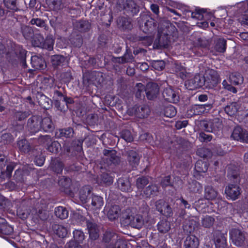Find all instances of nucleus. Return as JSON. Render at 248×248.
Returning <instances> with one entry per match:
<instances>
[{
	"instance_id": "obj_1",
	"label": "nucleus",
	"mask_w": 248,
	"mask_h": 248,
	"mask_svg": "<svg viewBox=\"0 0 248 248\" xmlns=\"http://www.w3.org/2000/svg\"><path fill=\"white\" fill-rule=\"evenodd\" d=\"M198 123L200 128L208 132L216 133L222 127L221 121L217 118L210 120H202Z\"/></svg>"
},
{
	"instance_id": "obj_2",
	"label": "nucleus",
	"mask_w": 248,
	"mask_h": 248,
	"mask_svg": "<svg viewBox=\"0 0 248 248\" xmlns=\"http://www.w3.org/2000/svg\"><path fill=\"white\" fill-rule=\"evenodd\" d=\"M122 217L126 220L125 222L133 228H141L143 224L142 217L139 214L132 213L130 209H127L122 213Z\"/></svg>"
},
{
	"instance_id": "obj_3",
	"label": "nucleus",
	"mask_w": 248,
	"mask_h": 248,
	"mask_svg": "<svg viewBox=\"0 0 248 248\" xmlns=\"http://www.w3.org/2000/svg\"><path fill=\"white\" fill-rule=\"evenodd\" d=\"M203 80L206 88H212L219 82V76L216 71L209 69L206 70Z\"/></svg>"
},
{
	"instance_id": "obj_4",
	"label": "nucleus",
	"mask_w": 248,
	"mask_h": 248,
	"mask_svg": "<svg viewBox=\"0 0 248 248\" xmlns=\"http://www.w3.org/2000/svg\"><path fill=\"white\" fill-rule=\"evenodd\" d=\"M230 239L232 243L237 247H241L244 245L246 240L245 234L241 230L234 228L230 232Z\"/></svg>"
},
{
	"instance_id": "obj_5",
	"label": "nucleus",
	"mask_w": 248,
	"mask_h": 248,
	"mask_svg": "<svg viewBox=\"0 0 248 248\" xmlns=\"http://www.w3.org/2000/svg\"><path fill=\"white\" fill-rule=\"evenodd\" d=\"M128 113L131 115H135L139 118H144L149 116L150 109L147 105H141L138 106L135 105L128 110Z\"/></svg>"
},
{
	"instance_id": "obj_6",
	"label": "nucleus",
	"mask_w": 248,
	"mask_h": 248,
	"mask_svg": "<svg viewBox=\"0 0 248 248\" xmlns=\"http://www.w3.org/2000/svg\"><path fill=\"white\" fill-rule=\"evenodd\" d=\"M212 107L211 104L194 105L187 110V116L191 117L193 115H201L202 113H207L212 108Z\"/></svg>"
},
{
	"instance_id": "obj_7",
	"label": "nucleus",
	"mask_w": 248,
	"mask_h": 248,
	"mask_svg": "<svg viewBox=\"0 0 248 248\" xmlns=\"http://www.w3.org/2000/svg\"><path fill=\"white\" fill-rule=\"evenodd\" d=\"M6 159L5 156L0 155V177L2 179H9L12 174V172L16 166V163L11 162L7 165L6 171H3V167L5 165Z\"/></svg>"
},
{
	"instance_id": "obj_8",
	"label": "nucleus",
	"mask_w": 248,
	"mask_h": 248,
	"mask_svg": "<svg viewBox=\"0 0 248 248\" xmlns=\"http://www.w3.org/2000/svg\"><path fill=\"white\" fill-rule=\"evenodd\" d=\"M227 198L232 201L238 199L242 193L241 188L236 184H229L225 189Z\"/></svg>"
},
{
	"instance_id": "obj_9",
	"label": "nucleus",
	"mask_w": 248,
	"mask_h": 248,
	"mask_svg": "<svg viewBox=\"0 0 248 248\" xmlns=\"http://www.w3.org/2000/svg\"><path fill=\"white\" fill-rule=\"evenodd\" d=\"M104 157L102 158V161H104V163L110 165L112 163L116 164L119 161V157L116 155V152L114 150H104Z\"/></svg>"
},
{
	"instance_id": "obj_10",
	"label": "nucleus",
	"mask_w": 248,
	"mask_h": 248,
	"mask_svg": "<svg viewBox=\"0 0 248 248\" xmlns=\"http://www.w3.org/2000/svg\"><path fill=\"white\" fill-rule=\"evenodd\" d=\"M203 82V77L197 74L191 79L186 81L185 85L188 89L192 90L204 86Z\"/></svg>"
},
{
	"instance_id": "obj_11",
	"label": "nucleus",
	"mask_w": 248,
	"mask_h": 248,
	"mask_svg": "<svg viewBox=\"0 0 248 248\" xmlns=\"http://www.w3.org/2000/svg\"><path fill=\"white\" fill-rule=\"evenodd\" d=\"M231 137L235 140L248 142V133L240 126H236L234 128Z\"/></svg>"
},
{
	"instance_id": "obj_12",
	"label": "nucleus",
	"mask_w": 248,
	"mask_h": 248,
	"mask_svg": "<svg viewBox=\"0 0 248 248\" xmlns=\"http://www.w3.org/2000/svg\"><path fill=\"white\" fill-rule=\"evenodd\" d=\"M162 95L166 100L173 103L178 102L179 99L178 94L170 87L165 88L163 90Z\"/></svg>"
},
{
	"instance_id": "obj_13",
	"label": "nucleus",
	"mask_w": 248,
	"mask_h": 248,
	"mask_svg": "<svg viewBox=\"0 0 248 248\" xmlns=\"http://www.w3.org/2000/svg\"><path fill=\"white\" fill-rule=\"evenodd\" d=\"M27 126L32 133H36L41 129V118L38 116H33L29 119Z\"/></svg>"
},
{
	"instance_id": "obj_14",
	"label": "nucleus",
	"mask_w": 248,
	"mask_h": 248,
	"mask_svg": "<svg viewBox=\"0 0 248 248\" xmlns=\"http://www.w3.org/2000/svg\"><path fill=\"white\" fill-rule=\"evenodd\" d=\"M145 92L146 96L149 100L156 98L159 93L158 86L156 83L149 82L146 85Z\"/></svg>"
},
{
	"instance_id": "obj_15",
	"label": "nucleus",
	"mask_w": 248,
	"mask_h": 248,
	"mask_svg": "<svg viewBox=\"0 0 248 248\" xmlns=\"http://www.w3.org/2000/svg\"><path fill=\"white\" fill-rule=\"evenodd\" d=\"M172 71L182 79H185L189 76L190 73L186 71V68L181 64L174 63L172 66Z\"/></svg>"
},
{
	"instance_id": "obj_16",
	"label": "nucleus",
	"mask_w": 248,
	"mask_h": 248,
	"mask_svg": "<svg viewBox=\"0 0 248 248\" xmlns=\"http://www.w3.org/2000/svg\"><path fill=\"white\" fill-rule=\"evenodd\" d=\"M127 160L129 164L132 167H136L140 161V156L136 152L133 150H129L127 153Z\"/></svg>"
},
{
	"instance_id": "obj_17",
	"label": "nucleus",
	"mask_w": 248,
	"mask_h": 248,
	"mask_svg": "<svg viewBox=\"0 0 248 248\" xmlns=\"http://www.w3.org/2000/svg\"><path fill=\"white\" fill-rule=\"evenodd\" d=\"M117 22L118 27L122 30H129L132 28L130 19L126 17H119L117 19Z\"/></svg>"
},
{
	"instance_id": "obj_18",
	"label": "nucleus",
	"mask_w": 248,
	"mask_h": 248,
	"mask_svg": "<svg viewBox=\"0 0 248 248\" xmlns=\"http://www.w3.org/2000/svg\"><path fill=\"white\" fill-rule=\"evenodd\" d=\"M90 186H83L79 191V198L82 203H86L89 200L91 192Z\"/></svg>"
},
{
	"instance_id": "obj_19",
	"label": "nucleus",
	"mask_w": 248,
	"mask_h": 248,
	"mask_svg": "<svg viewBox=\"0 0 248 248\" xmlns=\"http://www.w3.org/2000/svg\"><path fill=\"white\" fill-rule=\"evenodd\" d=\"M87 226L91 238L94 240L96 239L99 236V230L97 225L95 223L87 221Z\"/></svg>"
},
{
	"instance_id": "obj_20",
	"label": "nucleus",
	"mask_w": 248,
	"mask_h": 248,
	"mask_svg": "<svg viewBox=\"0 0 248 248\" xmlns=\"http://www.w3.org/2000/svg\"><path fill=\"white\" fill-rule=\"evenodd\" d=\"M184 246L185 248H198L199 240L195 235H189L187 236L185 241Z\"/></svg>"
},
{
	"instance_id": "obj_21",
	"label": "nucleus",
	"mask_w": 248,
	"mask_h": 248,
	"mask_svg": "<svg viewBox=\"0 0 248 248\" xmlns=\"http://www.w3.org/2000/svg\"><path fill=\"white\" fill-rule=\"evenodd\" d=\"M215 244L216 248H226V238L224 234L217 232L215 238Z\"/></svg>"
},
{
	"instance_id": "obj_22",
	"label": "nucleus",
	"mask_w": 248,
	"mask_h": 248,
	"mask_svg": "<svg viewBox=\"0 0 248 248\" xmlns=\"http://www.w3.org/2000/svg\"><path fill=\"white\" fill-rule=\"evenodd\" d=\"M198 226L197 221L194 219L186 220L183 225L184 231L187 233H191Z\"/></svg>"
},
{
	"instance_id": "obj_23",
	"label": "nucleus",
	"mask_w": 248,
	"mask_h": 248,
	"mask_svg": "<svg viewBox=\"0 0 248 248\" xmlns=\"http://www.w3.org/2000/svg\"><path fill=\"white\" fill-rule=\"evenodd\" d=\"M26 203L25 200H22L19 206L17 209V215L22 219L27 218L30 214L26 206H25Z\"/></svg>"
},
{
	"instance_id": "obj_24",
	"label": "nucleus",
	"mask_w": 248,
	"mask_h": 248,
	"mask_svg": "<svg viewBox=\"0 0 248 248\" xmlns=\"http://www.w3.org/2000/svg\"><path fill=\"white\" fill-rule=\"evenodd\" d=\"M121 214V209L118 205L111 206L108 211V217L109 220H113L119 217Z\"/></svg>"
},
{
	"instance_id": "obj_25",
	"label": "nucleus",
	"mask_w": 248,
	"mask_h": 248,
	"mask_svg": "<svg viewBox=\"0 0 248 248\" xmlns=\"http://www.w3.org/2000/svg\"><path fill=\"white\" fill-rule=\"evenodd\" d=\"M118 186L122 191L129 192L131 190L130 183L127 178H119L118 180Z\"/></svg>"
},
{
	"instance_id": "obj_26",
	"label": "nucleus",
	"mask_w": 248,
	"mask_h": 248,
	"mask_svg": "<svg viewBox=\"0 0 248 248\" xmlns=\"http://www.w3.org/2000/svg\"><path fill=\"white\" fill-rule=\"evenodd\" d=\"M158 192V186L155 185H149L144 189L142 195L143 197L150 198L151 196L156 195Z\"/></svg>"
},
{
	"instance_id": "obj_27",
	"label": "nucleus",
	"mask_w": 248,
	"mask_h": 248,
	"mask_svg": "<svg viewBox=\"0 0 248 248\" xmlns=\"http://www.w3.org/2000/svg\"><path fill=\"white\" fill-rule=\"evenodd\" d=\"M41 129L46 132L51 131L54 127L53 124L50 117H44L41 119Z\"/></svg>"
},
{
	"instance_id": "obj_28",
	"label": "nucleus",
	"mask_w": 248,
	"mask_h": 248,
	"mask_svg": "<svg viewBox=\"0 0 248 248\" xmlns=\"http://www.w3.org/2000/svg\"><path fill=\"white\" fill-rule=\"evenodd\" d=\"M31 114L30 110H14L13 112L14 119L19 122L23 121Z\"/></svg>"
},
{
	"instance_id": "obj_29",
	"label": "nucleus",
	"mask_w": 248,
	"mask_h": 248,
	"mask_svg": "<svg viewBox=\"0 0 248 248\" xmlns=\"http://www.w3.org/2000/svg\"><path fill=\"white\" fill-rule=\"evenodd\" d=\"M218 195L217 192L211 186H207L204 188V197L209 200L215 199Z\"/></svg>"
},
{
	"instance_id": "obj_30",
	"label": "nucleus",
	"mask_w": 248,
	"mask_h": 248,
	"mask_svg": "<svg viewBox=\"0 0 248 248\" xmlns=\"http://www.w3.org/2000/svg\"><path fill=\"white\" fill-rule=\"evenodd\" d=\"M31 63L32 67L36 69H44L46 67L44 60L42 58L37 56L31 57Z\"/></svg>"
},
{
	"instance_id": "obj_31",
	"label": "nucleus",
	"mask_w": 248,
	"mask_h": 248,
	"mask_svg": "<svg viewBox=\"0 0 248 248\" xmlns=\"http://www.w3.org/2000/svg\"><path fill=\"white\" fill-rule=\"evenodd\" d=\"M156 26L155 21L152 18L148 17L144 23L143 31L146 33L152 32L155 30Z\"/></svg>"
},
{
	"instance_id": "obj_32",
	"label": "nucleus",
	"mask_w": 248,
	"mask_h": 248,
	"mask_svg": "<svg viewBox=\"0 0 248 248\" xmlns=\"http://www.w3.org/2000/svg\"><path fill=\"white\" fill-rule=\"evenodd\" d=\"M37 99L40 106L45 109L49 108L52 105L51 99L44 94H40Z\"/></svg>"
},
{
	"instance_id": "obj_33",
	"label": "nucleus",
	"mask_w": 248,
	"mask_h": 248,
	"mask_svg": "<svg viewBox=\"0 0 248 248\" xmlns=\"http://www.w3.org/2000/svg\"><path fill=\"white\" fill-rule=\"evenodd\" d=\"M239 108V105L236 102H232L226 106L224 108L225 112L229 115H235Z\"/></svg>"
},
{
	"instance_id": "obj_34",
	"label": "nucleus",
	"mask_w": 248,
	"mask_h": 248,
	"mask_svg": "<svg viewBox=\"0 0 248 248\" xmlns=\"http://www.w3.org/2000/svg\"><path fill=\"white\" fill-rule=\"evenodd\" d=\"M0 222L1 223L0 224V233L5 235H9L13 232V228L6 222L4 219L3 218V221Z\"/></svg>"
},
{
	"instance_id": "obj_35",
	"label": "nucleus",
	"mask_w": 248,
	"mask_h": 248,
	"mask_svg": "<svg viewBox=\"0 0 248 248\" xmlns=\"http://www.w3.org/2000/svg\"><path fill=\"white\" fill-rule=\"evenodd\" d=\"M226 48V41L221 38L217 39L215 46V50L218 52H224Z\"/></svg>"
},
{
	"instance_id": "obj_36",
	"label": "nucleus",
	"mask_w": 248,
	"mask_h": 248,
	"mask_svg": "<svg viewBox=\"0 0 248 248\" xmlns=\"http://www.w3.org/2000/svg\"><path fill=\"white\" fill-rule=\"evenodd\" d=\"M73 130L71 128H67L66 129H59L58 132H57L56 135L58 137L60 138H70L72 137L73 135Z\"/></svg>"
},
{
	"instance_id": "obj_37",
	"label": "nucleus",
	"mask_w": 248,
	"mask_h": 248,
	"mask_svg": "<svg viewBox=\"0 0 248 248\" xmlns=\"http://www.w3.org/2000/svg\"><path fill=\"white\" fill-rule=\"evenodd\" d=\"M55 215L59 218L63 219L68 216V212L66 208L62 206H59L55 209Z\"/></svg>"
},
{
	"instance_id": "obj_38",
	"label": "nucleus",
	"mask_w": 248,
	"mask_h": 248,
	"mask_svg": "<svg viewBox=\"0 0 248 248\" xmlns=\"http://www.w3.org/2000/svg\"><path fill=\"white\" fill-rule=\"evenodd\" d=\"M158 231L162 233H166L168 232L170 228V223L165 220H161L157 225Z\"/></svg>"
},
{
	"instance_id": "obj_39",
	"label": "nucleus",
	"mask_w": 248,
	"mask_h": 248,
	"mask_svg": "<svg viewBox=\"0 0 248 248\" xmlns=\"http://www.w3.org/2000/svg\"><path fill=\"white\" fill-rule=\"evenodd\" d=\"M18 148L21 152L28 153L31 150V146L29 142L26 140H21L18 141Z\"/></svg>"
},
{
	"instance_id": "obj_40",
	"label": "nucleus",
	"mask_w": 248,
	"mask_h": 248,
	"mask_svg": "<svg viewBox=\"0 0 248 248\" xmlns=\"http://www.w3.org/2000/svg\"><path fill=\"white\" fill-rule=\"evenodd\" d=\"M63 167L62 162L58 159L52 161L51 164V168L57 173H60L62 172Z\"/></svg>"
},
{
	"instance_id": "obj_41",
	"label": "nucleus",
	"mask_w": 248,
	"mask_h": 248,
	"mask_svg": "<svg viewBox=\"0 0 248 248\" xmlns=\"http://www.w3.org/2000/svg\"><path fill=\"white\" fill-rule=\"evenodd\" d=\"M176 114V110L174 107L169 105L166 107L163 110V114L167 117L171 118Z\"/></svg>"
},
{
	"instance_id": "obj_42",
	"label": "nucleus",
	"mask_w": 248,
	"mask_h": 248,
	"mask_svg": "<svg viewBox=\"0 0 248 248\" xmlns=\"http://www.w3.org/2000/svg\"><path fill=\"white\" fill-rule=\"evenodd\" d=\"M230 79L232 83L236 85L241 84L243 82V77L239 73L232 74L230 77Z\"/></svg>"
},
{
	"instance_id": "obj_43",
	"label": "nucleus",
	"mask_w": 248,
	"mask_h": 248,
	"mask_svg": "<svg viewBox=\"0 0 248 248\" xmlns=\"http://www.w3.org/2000/svg\"><path fill=\"white\" fill-rule=\"evenodd\" d=\"M54 229L55 230L56 233L59 237H64L67 234V229L62 225H55L54 227Z\"/></svg>"
},
{
	"instance_id": "obj_44",
	"label": "nucleus",
	"mask_w": 248,
	"mask_h": 248,
	"mask_svg": "<svg viewBox=\"0 0 248 248\" xmlns=\"http://www.w3.org/2000/svg\"><path fill=\"white\" fill-rule=\"evenodd\" d=\"M92 205L96 209L100 208L103 205V200L100 196L94 195L92 198Z\"/></svg>"
},
{
	"instance_id": "obj_45",
	"label": "nucleus",
	"mask_w": 248,
	"mask_h": 248,
	"mask_svg": "<svg viewBox=\"0 0 248 248\" xmlns=\"http://www.w3.org/2000/svg\"><path fill=\"white\" fill-rule=\"evenodd\" d=\"M44 38L40 34H35L32 41V45L34 46L41 47L43 46Z\"/></svg>"
},
{
	"instance_id": "obj_46",
	"label": "nucleus",
	"mask_w": 248,
	"mask_h": 248,
	"mask_svg": "<svg viewBox=\"0 0 248 248\" xmlns=\"http://www.w3.org/2000/svg\"><path fill=\"white\" fill-rule=\"evenodd\" d=\"M75 27L80 31H86L89 29L90 25L88 21H80L76 22Z\"/></svg>"
},
{
	"instance_id": "obj_47",
	"label": "nucleus",
	"mask_w": 248,
	"mask_h": 248,
	"mask_svg": "<svg viewBox=\"0 0 248 248\" xmlns=\"http://www.w3.org/2000/svg\"><path fill=\"white\" fill-rule=\"evenodd\" d=\"M195 169L198 172H205L208 169L207 163L201 160H198L195 164Z\"/></svg>"
},
{
	"instance_id": "obj_48",
	"label": "nucleus",
	"mask_w": 248,
	"mask_h": 248,
	"mask_svg": "<svg viewBox=\"0 0 248 248\" xmlns=\"http://www.w3.org/2000/svg\"><path fill=\"white\" fill-rule=\"evenodd\" d=\"M65 58L61 55H54L52 57L51 62L54 66L60 65L62 63L64 62Z\"/></svg>"
},
{
	"instance_id": "obj_49",
	"label": "nucleus",
	"mask_w": 248,
	"mask_h": 248,
	"mask_svg": "<svg viewBox=\"0 0 248 248\" xmlns=\"http://www.w3.org/2000/svg\"><path fill=\"white\" fill-rule=\"evenodd\" d=\"M197 154L201 157L206 158L211 156V151L207 148H202L197 150Z\"/></svg>"
},
{
	"instance_id": "obj_50",
	"label": "nucleus",
	"mask_w": 248,
	"mask_h": 248,
	"mask_svg": "<svg viewBox=\"0 0 248 248\" xmlns=\"http://www.w3.org/2000/svg\"><path fill=\"white\" fill-rule=\"evenodd\" d=\"M101 182L100 183H103L107 185H109L112 183L113 179L112 177L108 175L107 173H103L100 176Z\"/></svg>"
},
{
	"instance_id": "obj_51",
	"label": "nucleus",
	"mask_w": 248,
	"mask_h": 248,
	"mask_svg": "<svg viewBox=\"0 0 248 248\" xmlns=\"http://www.w3.org/2000/svg\"><path fill=\"white\" fill-rule=\"evenodd\" d=\"M54 43V40L52 37H47L44 40L43 46H42L41 47L51 50L53 49Z\"/></svg>"
},
{
	"instance_id": "obj_52",
	"label": "nucleus",
	"mask_w": 248,
	"mask_h": 248,
	"mask_svg": "<svg viewBox=\"0 0 248 248\" xmlns=\"http://www.w3.org/2000/svg\"><path fill=\"white\" fill-rule=\"evenodd\" d=\"M61 147L60 144L56 141L51 142V144L48 146L47 150L53 153H56L59 151Z\"/></svg>"
},
{
	"instance_id": "obj_53",
	"label": "nucleus",
	"mask_w": 248,
	"mask_h": 248,
	"mask_svg": "<svg viewBox=\"0 0 248 248\" xmlns=\"http://www.w3.org/2000/svg\"><path fill=\"white\" fill-rule=\"evenodd\" d=\"M214 222V219L208 216H205L202 220V225L205 228H209L212 226Z\"/></svg>"
},
{
	"instance_id": "obj_54",
	"label": "nucleus",
	"mask_w": 248,
	"mask_h": 248,
	"mask_svg": "<svg viewBox=\"0 0 248 248\" xmlns=\"http://www.w3.org/2000/svg\"><path fill=\"white\" fill-rule=\"evenodd\" d=\"M74 238L76 242L80 243L84 239V234L80 230H76L73 232Z\"/></svg>"
},
{
	"instance_id": "obj_55",
	"label": "nucleus",
	"mask_w": 248,
	"mask_h": 248,
	"mask_svg": "<svg viewBox=\"0 0 248 248\" xmlns=\"http://www.w3.org/2000/svg\"><path fill=\"white\" fill-rule=\"evenodd\" d=\"M152 66L155 70L160 71L165 68V63L163 61H154Z\"/></svg>"
},
{
	"instance_id": "obj_56",
	"label": "nucleus",
	"mask_w": 248,
	"mask_h": 248,
	"mask_svg": "<svg viewBox=\"0 0 248 248\" xmlns=\"http://www.w3.org/2000/svg\"><path fill=\"white\" fill-rule=\"evenodd\" d=\"M169 40L166 35L161 34L158 37V43L160 47H166L168 45Z\"/></svg>"
},
{
	"instance_id": "obj_57",
	"label": "nucleus",
	"mask_w": 248,
	"mask_h": 248,
	"mask_svg": "<svg viewBox=\"0 0 248 248\" xmlns=\"http://www.w3.org/2000/svg\"><path fill=\"white\" fill-rule=\"evenodd\" d=\"M149 181L147 178L142 177L137 179L136 185L138 189H142L144 186L148 184Z\"/></svg>"
},
{
	"instance_id": "obj_58",
	"label": "nucleus",
	"mask_w": 248,
	"mask_h": 248,
	"mask_svg": "<svg viewBox=\"0 0 248 248\" xmlns=\"http://www.w3.org/2000/svg\"><path fill=\"white\" fill-rule=\"evenodd\" d=\"M125 7L128 8L132 13H135L138 11L137 4L132 0H127Z\"/></svg>"
},
{
	"instance_id": "obj_59",
	"label": "nucleus",
	"mask_w": 248,
	"mask_h": 248,
	"mask_svg": "<svg viewBox=\"0 0 248 248\" xmlns=\"http://www.w3.org/2000/svg\"><path fill=\"white\" fill-rule=\"evenodd\" d=\"M121 137L127 142H131L133 140L131 132L127 130H124L122 132Z\"/></svg>"
},
{
	"instance_id": "obj_60",
	"label": "nucleus",
	"mask_w": 248,
	"mask_h": 248,
	"mask_svg": "<svg viewBox=\"0 0 248 248\" xmlns=\"http://www.w3.org/2000/svg\"><path fill=\"white\" fill-rule=\"evenodd\" d=\"M205 13L204 9H196L195 12L191 13V17L194 18L202 19L203 17V14Z\"/></svg>"
},
{
	"instance_id": "obj_61",
	"label": "nucleus",
	"mask_w": 248,
	"mask_h": 248,
	"mask_svg": "<svg viewBox=\"0 0 248 248\" xmlns=\"http://www.w3.org/2000/svg\"><path fill=\"white\" fill-rule=\"evenodd\" d=\"M16 0H4V3L7 8L12 10H16L17 9Z\"/></svg>"
},
{
	"instance_id": "obj_62",
	"label": "nucleus",
	"mask_w": 248,
	"mask_h": 248,
	"mask_svg": "<svg viewBox=\"0 0 248 248\" xmlns=\"http://www.w3.org/2000/svg\"><path fill=\"white\" fill-rule=\"evenodd\" d=\"M213 137L205 133L202 132L199 134V139L202 142H209L212 140Z\"/></svg>"
},
{
	"instance_id": "obj_63",
	"label": "nucleus",
	"mask_w": 248,
	"mask_h": 248,
	"mask_svg": "<svg viewBox=\"0 0 248 248\" xmlns=\"http://www.w3.org/2000/svg\"><path fill=\"white\" fill-rule=\"evenodd\" d=\"M160 213L166 217H170L172 214V211L170 206L166 203L162 208V211Z\"/></svg>"
},
{
	"instance_id": "obj_64",
	"label": "nucleus",
	"mask_w": 248,
	"mask_h": 248,
	"mask_svg": "<svg viewBox=\"0 0 248 248\" xmlns=\"http://www.w3.org/2000/svg\"><path fill=\"white\" fill-rule=\"evenodd\" d=\"M22 31L24 37L26 38L30 37L32 34V30L31 27L24 26L22 27Z\"/></svg>"
}]
</instances>
